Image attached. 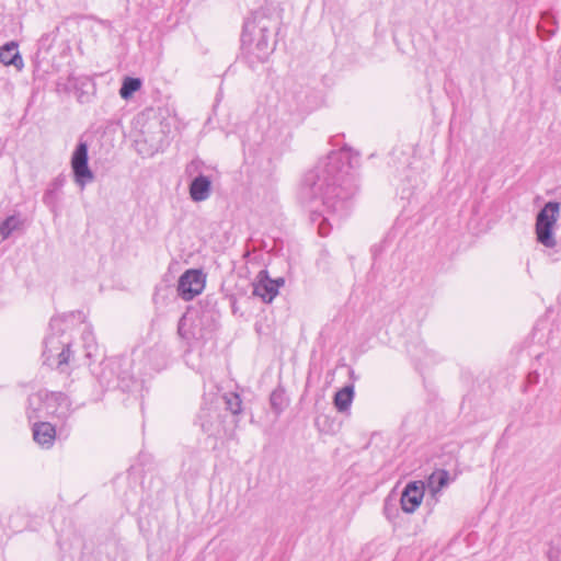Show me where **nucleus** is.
<instances>
[{
  "label": "nucleus",
  "mask_w": 561,
  "mask_h": 561,
  "mask_svg": "<svg viewBox=\"0 0 561 561\" xmlns=\"http://www.w3.org/2000/svg\"><path fill=\"white\" fill-rule=\"evenodd\" d=\"M359 165V153L343 146L332 150L308 171L301 184V195L311 207L310 220L321 237L346 218L352 198L357 191L354 171Z\"/></svg>",
  "instance_id": "nucleus-1"
},
{
  "label": "nucleus",
  "mask_w": 561,
  "mask_h": 561,
  "mask_svg": "<svg viewBox=\"0 0 561 561\" xmlns=\"http://www.w3.org/2000/svg\"><path fill=\"white\" fill-rule=\"evenodd\" d=\"M72 319L83 321L84 313L82 311H72L69 314L51 318L49 322L51 333L44 340V363L49 366L56 365L61 371L65 370V367L70 363L71 358L73 362L77 360V351H73L72 343L64 337V324ZM80 358H78V360Z\"/></svg>",
  "instance_id": "nucleus-2"
},
{
  "label": "nucleus",
  "mask_w": 561,
  "mask_h": 561,
  "mask_svg": "<svg viewBox=\"0 0 561 561\" xmlns=\"http://www.w3.org/2000/svg\"><path fill=\"white\" fill-rule=\"evenodd\" d=\"M133 360L128 356H115L102 360L92 369V374L101 388L105 390L119 389L123 392H133L142 386L130 368Z\"/></svg>",
  "instance_id": "nucleus-3"
},
{
  "label": "nucleus",
  "mask_w": 561,
  "mask_h": 561,
  "mask_svg": "<svg viewBox=\"0 0 561 561\" xmlns=\"http://www.w3.org/2000/svg\"><path fill=\"white\" fill-rule=\"evenodd\" d=\"M275 25L276 22L263 12H255L252 19L244 22L241 35L242 47L256 61H265L274 50V44H271L270 39Z\"/></svg>",
  "instance_id": "nucleus-4"
},
{
  "label": "nucleus",
  "mask_w": 561,
  "mask_h": 561,
  "mask_svg": "<svg viewBox=\"0 0 561 561\" xmlns=\"http://www.w3.org/2000/svg\"><path fill=\"white\" fill-rule=\"evenodd\" d=\"M75 409L68 396L62 392L41 390L28 397V419L53 417L67 421Z\"/></svg>",
  "instance_id": "nucleus-5"
},
{
  "label": "nucleus",
  "mask_w": 561,
  "mask_h": 561,
  "mask_svg": "<svg viewBox=\"0 0 561 561\" xmlns=\"http://www.w3.org/2000/svg\"><path fill=\"white\" fill-rule=\"evenodd\" d=\"M216 323L208 314H201L197 310H187L178 324V334L190 346L204 344L213 340Z\"/></svg>",
  "instance_id": "nucleus-6"
},
{
  "label": "nucleus",
  "mask_w": 561,
  "mask_h": 561,
  "mask_svg": "<svg viewBox=\"0 0 561 561\" xmlns=\"http://www.w3.org/2000/svg\"><path fill=\"white\" fill-rule=\"evenodd\" d=\"M560 211V204L548 202L537 214L536 217V237L537 241L546 248H553L557 240L553 233V227L557 222Z\"/></svg>",
  "instance_id": "nucleus-7"
},
{
  "label": "nucleus",
  "mask_w": 561,
  "mask_h": 561,
  "mask_svg": "<svg viewBox=\"0 0 561 561\" xmlns=\"http://www.w3.org/2000/svg\"><path fill=\"white\" fill-rule=\"evenodd\" d=\"M89 148L85 141H79L71 154L70 165L75 183L81 188L92 183L94 173L89 167Z\"/></svg>",
  "instance_id": "nucleus-8"
},
{
  "label": "nucleus",
  "mask_w": 561,
  "mask_h": 561,
  "mask_svg": "<svg viewBox=\"0 0 561 561\" xmlns=\"http://www.w3.org/2000/svg\"><path fill=\"white\" fill-rule=\"evenodd\" d=\"M196 424L208 436H217L224 430V414L218 409V402L204 398V402L197 413Z\"/></svg>",
  "instance_id": "nucleus-9"
},
{
  "label": "nucleus",
  "mask_w": 561,
  "mask_h": 561,
  "mask_svg": "<svg viewBox=\"0 0 561 561\" xmlns=\"http://www.w3.org/2000/svg\"><path fill=\"white\" fill-rule=\"evenodd\" d=\"M205 286V278L199 270H187L179 278L178 295L188 301L202 293Z\"/></svg>",
  "instance_id": "nucleus-10"
},
{
  "label": "nucleus",
  "mask_w": 561,
  "mask_h": 561,
  "mask_svg": "<svg viewBox=\"0 0 561 561\" xmlns=\"http://www.w3.org/2000/svg\"><path fill=\"white\" fill-rule=\"evenodd\" d=\"M285 283L284 278H270L267 271H261L253 284V295L260 297L262 301L270 304L277 296L279 287Z\"/></svg>",
  "instance_id": "nucleus-11"
},
{
  "label": "nucleus",
  "mask_w": 561,
  "mask_h": 561,
  "mask_svg": "<svg viewBox=\"0 0 561 561\" xmlns=\"http://www.w3.org/2000/svg\"><path fill=\"white\" fill-rule=\"evenodd\" d=\"M142 367L145 374L151 371H160L168 365V352L163 343H156L154 345L142 351Z\"/></svg>",
  "instance_id": "nucleus-12"
},
{
  "label": "nucleus",
  "mask_w": 561,
  "mask_h": 561,
  "mask_svg": "<svg viewBox=\"0 0 561 561\" xmlns=\"http://www.w3.org/2000/svg\"><path fill=\"white\" fill-rule=\"evenodd\" d=\"M424 496V485L422 482H409L402 491L400 497L401 508L405 513H413L421 505Z\"/></svg>",
  "instance_id": "nucleus-13"
},
{
  "label": "nucleus",
  "mask_w": 561,
  "mask_h": 561,
  "mask_svg": "<svg viewBox=\"0 0 561 561\" xmlns=\"http://www.w3.org/2000/svg\"><path fill=\"white\" fill-rule=\"evenodd\" d=\"M190 197L193 202L199 203L209 198L211 194V181L209 176L198 174L188 186Z\"/></svg>",
  "instance_id": "nucleus-14"
},
{
  "label": "nucleus",
  "mask_w": 561,
  "mask_h": 561,
  "mask_svg": "<svg viewBox=\"0 0 561 561\" xmlns=\"http://www.w3.org/2000/svg\"><path fill=\"white\" fill-rule=\"evenodd\" d=\"M33 438L43 448H50L56 439V428L49 422H34Z\"/></svg>",
  "instance_id": "nucleus-15"
},
{
  "label": "nucleus",
  "mask_w": 561,
  "mask_h": 561,
  "mask_svg": "<svg viewBox=\"0 0 561 561\" xmlns=\"http://www.w3.org/2000/svg\"><path fill=\"white\" fill-rule=\"evenodd\" d=\"M81 341H82V347L79 352L77 351L76 356L82 355L87 359H91L92 357H95L98 355L99 346L95 341L94 334L92 332V329L89 324H84L82 331H81Z\"/></svg>",
  "instance_id": "nucleus-16"
},
{
  "label": "nucleus",
  "mask_w": 561,
  "mask_h": 561,
  "mask_svg": "<svg viewBox=\"0 0 561 561\" xmlns=\"http://www.w3.org/2000/svg\"><path fill=\"white\" fill-rule=\"evenodd\" d=\"M0 61L5 66H14L18 70L24 67L23 58L15 42L7 43L0 48Z\"/></svg>",
  "instance_id": "nucleus-17"
},
{
  "label": "nucleus",
  "mask_w": 561,
  "mask_h": 561,
  "mask_svg": "<svg viewBox=\"0 0 561 561\" xmlns=\"http://www.w3.org/2000/svg\"><path fill=\"white\" fill-rule=\"evenodd\" d=\"M214 402H218V409L221 410V405H225L227 411H230L231 414H239L241 412L242 401L240 396L237 393H229L224 396H211L210 397Z\"/></svg>",
  "instance_id": "nucleus-18"
},
{
  "label": "nucleus",
  "mask_w": 561,
  "mask_h": 561,
  "mask_svg": "<svg viewBox=\"0 0 561 561\" xmlns=\"http://www.w3.org/2000/svg\"><path fill=\"white\" fill-rule=\"evenodd\" d=\"M354 399V386L347 385L336 391L333 403L339 412H345L350 409Z\"/></svg>",
  "instance_id": "nucleus-19"
},
{
  "label": "nucleus",
  "mask_w": 561,
  "mask_h": 561,
  "mask_svg": "<svg viewBox=\"0 0 561 561\" xmlns=\"http://www.w3.org/2000/svg\"><path fill=\"white\" fill-rule=\"evenodd\" d=\"M449 482V473L444 469H438L432 472L427 479L428 489L433 494L442 491Z\"/></svg>",
  "instance_id": "nucleus-20"
},
{
  "label": "nucleus",
  "mask_w": 561,
  "mask_h": 561,
  "mask_svg": "<svg viewBox=\"0 0 561 561\" xmlns=\"http://www.w3.org/2000/svg\"><path fill=\"white\" fill-rule=\"evenodd\" d=\"M22 220L16 215L8 216L0 224V236L2 240L8 239L15 230L20 229Z\"/></svg>",
  "instance_id": "nucleus-21"
},
{
  "label": "nucleus",
  "mask_w": 561,
  "mask_h": 561,
  "mask_svg": "<svg viewBox=\"0 0 561 561\" xmlns=\"http://www.w3.org/2000/svg\"><path fill=\"white\" fill-rule=\"evenodd\" d=\"M140 88L141 80L139 78L126 77L122 82L119 95L122 99L128 100Z\"/></svg>",
  "instance_id": "nucleus-22"
},
{
  "label": "nucleus",
  "mask_w": 561,
  "mask_h": 561,
  "mask_svg": "<svg viewBox=\"0 0 561 561\" xmlns=\"http://www.w3.org/2000/svg\"><path fill=\"white\" fill-rule=\"evenodd\" d=\"M270 403L276 414H280L287 404L285 392L283 390H274L270 396Z\"/></svg>",
  "instance_id": "nucleus-23"
},
{
  "label": "nucleus",
  "mask_w": 561,
  "mask_h": 561,
  "mask_svg": "<svg viewBox=\"0 0 561 561\" xmlns=\"http://www.w3.org/2000/svg\"><path fill=\"white\" fill-rule=\"evenodd\" d=\"M43 203L51 210H55L58 203V193L55 190L47 188L43 195Z\"/></svg>",
  "instance_id": "nucleus-24"
},
{
  "label": "nucleus",
  "mask_w": 561,
  "mask_h": 561,
  "mask_svg": "<svg viewBox=\"0 0 561 561\" xmlns=\"http://www.w3.org/2000/svg\"><path fill=\"white\" fill-rule=\"evenodd\" d=\"M383 514L390 522H393L399 515L396 504H393L390 499H386L385 501Z\"/></svg>",
  "instance_id": "nucleus-25"
},
{
  "label": "nucleus",
  "mask_w": 561,
  "mask_h": 561,
  "mask_svg": "<svg viewBox=\"0 0 561 561\" xmlns=\"http://www.w3.org/2000/svg\"><path fill=\"white\" fill-rule=\"evenodd\" d=\"M165 133L163 129H160L159 133L152 135L149 138H146L145 141H150L151 146L158 149V146L163 141Z\"/></svg>",
  "instance_id": "nucleus-26"
},
{
  "label": "nucleus",
  "mask_w": 561,
  "mask_h": 561,
  "mask_svg": "<svg viewBox=\"0 0 561 561\" xmlns=\"http://www.w3.org/2000/svg\"><path fill=\"white\" fill-rule=\"evenodd\" d=\"M65 184V179L62 176H57L53 180V182L49 184L48 190H55V192H59L61 187Z\"/></svg>",
  "instance_id": "nucleus-27"
},
{
  "label": "nucleus",
  "mask_w": 561,
  "mask_h": 561,
  "mask_svg": "<svg viewBox=\"0 0 561 561\" xmlns=\"http://www.w3.org/2000/svg\"><path fill=\"white\" fill-rule=\"evenodd\" d=\"M539 379V374L537 371L529 373L527 376L528 383H537Z\"/></svg>",
  "instance_id": "nucleus-28"
},
{
  "label": "nucleus",
  "mask_w": 561,
  "mask_h": 561,
  "mask_svg": "<svg viewBox=\"0 0 561 561\" xmlns=\"http://www.w3.org/2000/svg\"><path fill=\"white\" fill-rule=\"evenodd\" d=\"M156 126H161V122H152L148 125V128H152V127H156Z\"/></svg>",
  "instance_id": "nucleus-29"
}]
</instances>
